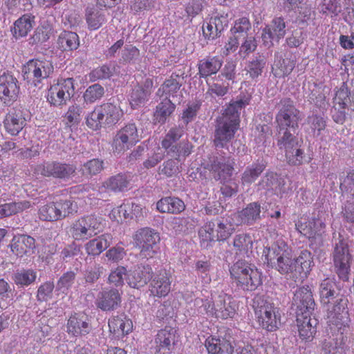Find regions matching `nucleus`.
<instances>
[{
  "mask_svg": "<svg viewBox=\"0 0 354 354\" xmlns=\"http://www.w3.org/2000/svg\"><path fill=\"white\" fill-rule=\"evenodd\" d=\"M254 239L248 234H240L235 236L233 246L236 254L244 255L252 251Z\"/></svg>",
  "mask_w": 354,
  "mask_h": 354,
  "instance_id": "40",
  "label": "nucleus"
},
{
  "mask_svg": "<svg viewBox=\"0 0 354 354\" xmlns=\"http://www.w3.org/2000/svg\"><path fill=\"white\" fill-rule=\"evenodd\" d=\"M260 189L272 191L274 194H279L282 188L278 176L273 172H269L266 174L259 184Z\"/></svg>",
  "mask_w": 354,
  "mask_h": 354,
  "instance_id": "45",
  "label": "nucleus"
},
{
  "mask_svg": "<svg viewBox=\"0 0 354 354\" xmlns=\"http://www.w3.org/2000/svg\"><path fill=\"white\" fill-rule=\"evenodd\" d=\"M40 219L48 221H54L60 219L58 207L55 203H48L42 206L39 210Z\"/></svg>",
  "mask_w": 354,
  "mask_h": 354,
  "instance_id": "53",
  "label": "nucleus"
},
{
  "mask_svg": "<svg viewBox=\"0 0 354 354\" xmlns=\"http://www.w3.org/2000/svg\"><path fill=\"white\" fill-rule=\"evenodd\" d=\"M286 35V24L281 17L274 18L271 24L265 27L262 31L261 37L263 44L270 48L273 45V41H278Z\"/></svg>",
  "mask_w": 354,
  "mask_h": 354,
  "instance_id": "20",
  "label": "nucleus"
},
{
  "mask_svg": "<svg viewBox=\"0 0 354 354\" xmlns=\"http://www.w3.org/2000/svg\"><path fill=\"white\" fill-rule=\"evenodd\" d=\"M247 104L243 100L230 103L217 119L214 140L216 147H224L234 137L239 127L240 111Z\"/></svg>",
  "mask_w": 354,
  "mask_h": 354,
  "instance_id": "3",
  "label": "nucleus"
},
{
  "mask_svg": "<svg viewBox=\"0 0 354 354\" xmlns=\"http://www.w3.org/2000/svg\"><path fill=\"white\" fill-rule=\"evenodd\" d=\"M348 300L337 299L332 308H328V325L331 330H337L335 339L325 340L322 348L324 354H346L350 349H354L353 339L347 336L350 322L347 310Z\"/></svg>",
  "mask_w": 354,
  "mask_h": 354,
  "instance_id": "2",
  "label": "nucleus"
},
{
  "mask_svg": "<svg viewBox=\"0 0 354 354\" xmlns=\"http://www.w3.org/2000/svg\"><path fill=\"white\" fill-rule=\"evenodd\" d=\"M57 44L63 50H73L79 46V37L73 32L64 31L57 39Z\"/></svg>",
  "mask_w": 354,
  "mask_h": 354,
  "instance_id": "43",
  "label": "nucleus"
},
{
  "mask_svg": "<svg viewBox=\"0 0 354 354\" xmlns=\"http://www.w3.org/2000/svg\"><path fill=\"white\" fill-rule=\"evenodd\" d=\"M181 136L182 131L179 128H172L169 131L162 141V147L167 151L168 155L172 156L180 155V146L176 144V142Z\"/></svg>",
  "mask_w": 354,
  "mask_h": 354,
  "instance_id": "35",
  "label": "nucleus"
},
{
  "mask_svg": "<svg viewBox=\"0 0 354 354\" xmlns=\"http://www.w3.org/2000/svg\"><path fill=\"white\" fill-rule=\"evenodd\" d=\"M308 123L310 125L313 136L316 137L322 134V131L325 129L326 126L324 118L317 115L308 117Z\"/></svg>",
  "mask_w": 354,
  "mask_h": 354,
  "instance_id": "60",
  "label": "nucleus"
},
{
  "mask_svg": "<svg viewBox=\"0 0 354 354\" xmlns=\"http://www.w3.org/2000/svg\"><path fill=\"white\" fill-rule=\"evenodd\" d=\"M261 276V272L253 266L250 269L248 274L245 275V281H241L240 288L250 291L256 290L262 283Z\"/></svg>",
  "mask_w": 354,
  "mask_h": 354,
  "instance_id": "39",
  "label": "nucleus"
},
{
  "mask_svg": "<svg viewBox=\"0 0 354 354\" xmlns=\"http://www.w3.org/2000/svg\"><path fill=\"white\" fill-rule=\"evenodd\" d=\"M82 108L80 106L77 104L70 106L64 115L66 124L69 126H72L79 123L82 118Z\"/></svg>",
  "mask_w": 354,
  "mask_h": 354,
  "instance_id": "59",
  "label": "nucleus"
},
{
  "mask_svg": "<svg viewBox=\"0 0 354 354\" xmlns=\"http://www.w3.org/2000/svg\"><path fill=\"white\" fill-rule=\"evenodd\" d=\"M53 71L52 62L46 58L30 59L23 68L24 79L35 86H39L42 81L50 77Z\"/></svg>",
  "mask_w": 354,
  "mask_h": 354,
  "instance_id": "8",
  "label": "nucleus"
},
{
  "mask_svg": "<svg viewBox=\"0 0 354 354\" xmlns=\"http://www.w3.org/2000/svg\"><path fill=\"white\" fill-rule=\"evenodd\" d=\"M19 92L17 80L10 73L3 72L0 75V98L5 104L16 100Z\"/></svg>",
  "mask_w": 354,
  "mask_h": 354,
  "instance_id": "16",
  "label": "nucleus"
},
{
  "mask_svg": "<svg viewBox=\"0 0 354 354\" xmlns=\"http://www.w3.org/2000/svg\"><path fill=\"white\" fill-rule=\"evenodd\" d=\"M261 205L257 202L248 204L241 211L233 214L231 220H234V224L252 225L261 218Z\"/></svg>",
  "mask_w": 354,
  "mask_h": 354,
  "instance_id": "22",
  "label": "nucleus"
},
{
  "mask_svg": "<svg viewBox=\"0 0 354 354\" xmlns=\"http://www.w3.org/2000/svg\"><path fill=\"white\" fill-rule=\"evenodd\" d=\"M324 212L314 213L312 217L302 216L296 223V229L304 236L310 239L315 238L321 234L325 228Z\"/></svg>",
  "mask_w": 354,
  "mask_h": 354,
  "instance_id": "14",
  "label": "nucleus"
},
{
  "mask_svg": "<svg viewBox=\"0 0 354 354\" xmlns=\"http://www.w3.org/2000/svg\"><path fill=\"white\" fill-rule=\"evenodd\" d=\"M235 226L234 220L228 221L227 219H222L217 223L216 238L218 241L226 240L234 231Z\"/></svg>",
  "mask_w": 354,
  "mask_h": 354,
  "instance_id": "51",
  "label": "nucleus"
},
{
  "mask_svg": "<svg viewBox=\"0 0 354 354\" xmlns=\"http://www.w3.org/2000/svg\"><path fill=\"white\" fill-rule=\"evenodd\" d=\"M266 168V165L261 162H255L248 167L243 174L242 183L251 184L259 177Z\"/></svg>",
  "mask_w": 354,
  "mask_h": 354,
  "instance_id": "48",
  "label": "nucleus"
},
{
  "mask_svg": "<svg viewBox=\"0 0 354 354\" xmlns=\"http://www.w3.org/2000/svg\"><path fill=\"white\" fill-rule=\"evenodd\" d=\"M313 313L297 315V325L299 337L306 342H310L317 331V319L312 317Z\"/></svg>",
  "mask_w": 354,
  "mask_h": 354,
  "instance_id": "19",
  "label": "nucleus"
},
{
  "mask_svg": "<svg viewBox=\"0 0 354 354\" xmlns=\"http://www.w3.org/2000/svg\"><path fill=\"white\" fill-rule=\"evenodd\" d=\"M103 228L101 217L88 214L75 220L70 227V233L75 240L84 241L100 233Z\"/></svg>",
  "mask_w": 354,
  "mask_h": 354,
  "instance_id": "6",
  "label": "nucleus"
},
{
  "mask_svg": "<svg viewBox=\"0 0 354 354\" xmlns=\"http://www.w3.org/2000/svg\"><path fill=\"white\" fill-rule=\"evenodd\" d=\"M180 84L175 78H169L165 81L162 85L158 88L156 95L165 98L174 97L180 88Z\"/></svg>",
  "mask_w": 354,
  "mask_h": 354,
  "instance_id": "49",
  "label": "nucleus"
},
{
  "mask_svg": "<svg viewBox=\"0 0 354 354\" xmlns=\"http://www.w3.org/2000/svg\"><path fill=\"white\" fill-rule=\"evenodd\" d=\"M102 115L103 114L100 109V106H95L93 111L86 117V125L93 130L100 129L102 126L104 125Z\"/></svg>",
  "mask_w": 354,
  "mask_h": 354,
  "instance_id": "54",
  "label": "nucleus"
},
{
  "mask_svg": "<svg viewBox=\"0 0 354 354\" xmlns=\"http://www.w3.org/2000/svg\"><path fill=\"white\" fill-rule=\"evenodd\" d=\"M152 270L149 266L138 265L129 270L127 281L130 287L140 288L143 287L152 277Z\"/></svg>",
  "mask_w": 354,
  "mask_h": 354,
  "instance_id": "24",
  "label": "nucleus"
},
{
  "mask_svg": "<svg viewBox=\"0 0 354 354\" xmlns=\"http://www.w3.org/2000/svg\"><path fill=\"white\" fill-rule=\"evenodd\" d=\"M176 109V105L169 98H165L156 108L153 114L155 123L164 124Z\"/></svg>",
  "mask_w": 354,
  "mask_h": 354,
  "instance_id": "37",
  "label": "nucleus"
},
{
  "mask_svg": "<svg viewBox=\"0 0 354 354\" xmlns=\"http://www.w3.org/2000/svg\"><path fill=\"white\" fill-rule=\"evenodd\" d=\"M174 330L165 328L158 331L154 339V349L156 353L170 354L174 343Z\"/></svg>",
  "mask_w": 354,
  "mask_h": 354,
  "instance_id": "26",
  "label": "nucleus"
},
{
  "mask_svg": "<svg viewBox=\"0 0 354 354\" xmlns=\"http://www.w3.org/2000/svg\"><path fill=\"white\" fill-rule=\"evenodd\" d=\"M171 289L169 276L165 270H161L155 275L151 283V293L158 297L168 295Z\"/></svg>",
  "mask_w": 354,
  "mask_h": 354,
  "instance_id": "27",
  "label": "nucleus"
},
{
  "mask_svg": "<svg viewBox=\"0 0 354 354\" xmlns=\"http://www.w3.org/2000/svg\"><path fill=\"white\" fill-rule=\"evenodd\" d=\"M253 266L245 261H238L231 266L230 269L231 277L238 286L240 287L241 281H245V275L248 274L250 269Z\"/></svg>",
  "mask_w": 354,
  "mask_h": 354,
  "instance_id": "41",
  "label": "nucleus"
},
{
  "mask_svg": "<svg viewBox=\"0 0 354 354\" xmlns=\"http://www.w3.org/2000/svg\"><path fill=\"white\" fill-rule=\"evenodd\" d=\"M30 207V203L27 201L12 202L0 205V218L17 214Z\"/></svg>",
  "mask_w": 354,
  "mask_h": 354,
  "instance_id": "46",
  "label": "nucleus"
},
{
  "mask_svg": "<svg viewBox=\"0 0 354 354\" xmlns=\"http://www.w3.org/2000/svg\"><path fill=\"white\" fill-rule=\"evenodd\" d=\"M140 141L138 129L134 124H128L118 131L114 137L113 148L115 152L123 153Z\"/></svg>",
  "mask_w": 354,
  "mask_h": 354,
  "instance_id": "15",
  "label": "nucleus"
},
{
  "mask_svg": "<svg viewBox=\"0 0 354 354\" xmlns=\"http://www.w3.org/2000/svg\"><path fill=\"white\" fill-rule=\"evenodd\" d=\"M263 254L268 266L281 274L289 275L295 281L306 278L314 265L309 251H301L299 257L295 259L292 249L281 239H277L271 247L265 248Z\"/></svg>",
  "mask_w": 354,
  "mask_h": 354,
  "instance_id": "1",
  "label": "nucleus"
},
{
  "mask_svg": "<svg viewBox=\"0 0 354 354\" xmlns=\"http://www.w3.org/2000/svg\"><path fill=\"white\" fill-rule=\"evenodd\" d=\"M35 25V17L25 14L16 20L11 28V32L15 39L24 37L32 30Z\"/></svg>",
  "mask_w": 354,
  "mask_h": 354,
  "instance_id": "28",
  "label": "nucleus"
},
{
  "mask_svg": "<svg viewBox=\"0 0 354 354\" xmlns=\"http://www.w3.org/2000/svg\"><path fill=\"white\" fill-rule=\"evenodd\" d=\"M351 259L348 243L344 239H339L334 248L333 263L336 273L343 281L348 279Z\"/></svg>",
  "mask_w": 354,
  "mask_h": 354,
  "instance_id": "12",
  "label": "nucleus"
},
{
  "mask_svg": "<svg viewBox=\"0 0 354 354\" xmlns=\"http://www.w3.org/2000/svg\"><path fill=\"white\" fill-rule=\"evenodd\" d=\"M147 93H145L142 86H135L130 95L129 102L133 109L144 104L148 100Z\"/></svg>",
  "mask_w": 354,
  "mask_h": 354,
  "instance_id": "55",
  "label": "nucleus"
},
{
  "mask_svg": "<svg viewBox=\"0 0 354 354\" xmlns=\"http://www.w3.org/2000/svg\"><path fill=\"white\" fill-rule=\"evenodd\" d=\"M86 20L90 29L97 30L104 23L105 17L102 12L91 8L86 10Z\"/></svg>",
  "mask_w": 354,
  "mask_h": 354,
  "instance_id": "47",
  "label": "nucleus"
},
{
  "mask_svg": "<svg viewBox=\"0 0 354 354\" xmlns=\"http://www.w3.org/2000/svg\"><path fill=\"white\" fill-rule=\"evenodd\" d=\"M295 67L293 60L290 59L277 58L272 71L275 76L281 77L289 75Z\"/></svg>",
  "mask_w": 354,
  "mask_h": 354,
  "instance_id": "50",
  "label": "nucleus"
},
{
  "mask_svg": "<svg viewBox=\"0 0 354 354\" xmlns=\"http://www.w3.org/2000/svg\"><path fill=\"white\" fill-rule=\"evenodd\" d=\"M113 68L108 65H102L93 69L89 74L91 81L109 78L113 74Z\"/></svg>",
  "mask_w": 354,
  "mask_h": 354,
  "instance_id": "63",
  "label": "nucleus"
},
{
  "mask_svg": "<svg viewBox=\"0 0 354 354\" xmlns=\"http://www.w3.org/2000/svg\"><path fill=\"white\" fill-rule=\"evenodd\" d=\"M214 223L208 222L199 230L198 236L203 245L207 246L208 243L214 240L215 237L214 234Z\"/></svg>",
  "mask_w": 354,
  "mask_h": 354,
  "instance_id": "61",
  "label": "nucleus"
},
{
  "mask_svg": "<svg viewBox=\"0 0 354 354\" xmlns=\"http://www.w3.org/2000/svg\"><path fill=\"white\" fill-rule=\"evenodd\" d=\"M60 219L77 211V205L71 200L59 201L56 202Z\"/></svg>",
  "mask_w": 354,
  "mask_h": 354,
  "instance_id": "64",
  "label": "nucleus"
},
{
  "mask_svg": "<svg viewBox=\"0 0 354 354\" xmlns=\"http://www.w3.org/2000/svg\"><path fill=\"white\" fill-rule=\"evenodd\" d=\"M74 84L72 78L58 80L48 91L47 100L54 106H62L67 104L74 94Z\"/></svg>",
  "mask_w": 354,
  "mask_h": 354,
  "instance_id": "10",
  "label": "nucleus"
},
{
  "mask_svg": "<svg viewBox=\"0 0 354 354\" xmlns=\"http://www.w3.org/2000/svg\"><path fill=\"white\" fill-rule=\"evenodd\" d=\"M156 207L160 212L178 214L183 212L185 206L178 198L165 197L158 201Z\"/></svg>",
  "mask_w": 354,
  "mask_h": 354,
  "instance_id": "36",
  "label": "nucleus"
},
{
  "mask_svg": "<svg viewBox=\"0 0 354 354\" xmlns=\"http://www.w3.org/2000/svg\"><path fill=\"white\" fill-rule=\"evenodd\" d=\"M4 127L11 135L18 134L25 125V119L19 109L10 111L4 120Z\"/></svg>",
  "mask_w": 354,
  "mask_h": 354,
  "instance_id": "31",
  "label": "nucleus"
},
{
  "mask_svg": "<svg viewBox=\"0 0 354 354\" xmlns=\"http://www.w3.org/2000/svg\"><path fill=\"white\" fill-rule=\"evenodd\" d=\"M100 109L103 114L104 126L115 124L123 116V111L120 106L114 103H104L100 106Z\"/></svg>",
  "mask_w": 354,
  "mask_h": 354,
  "instance_id": "30",
  "label": "nucleus"
},
{
  "mask_svg": "<svg viewBox=\"0 0 354 354\" xmlns=\"http://www.w3.org/2000/svg\"><path fill=\"white\" fill-rule=\"evenodd\" d=\"M210 171L213 178L223 182L221 187L222 194L225 197H231L238 191V185L234 180H227L232 174L233 166L230 159L216 158L210 165Z\"/></svg>",
  "mask_w": 354,
  "mask_h": 354,
  "instance_id": "7",
  "label": "nucleus"
},
{
  "mask_svg": "<svg viewBox=\"0 0 354 354\" xmlns=\"http://www.w3.org/2000/svg\"><path fill=\"white\" fill-rule=\"evenodd\" d=\"M131 180V176L126 174H119L113 176L105 181L103 186L108 190L123 192L128 189Z\"/></svg>",
  "mask_w": 354,
  "mask_h": 354,
  "instance_id": "38",
  "label": "nucleus"
},
{
  "mask_svg": "<svg viewBox=\"0 0 354 354\" xmlns=\"http://www.w3.org/2000/svg\"><path fill=\"white\" fill-rule=\"evenodd\" d=\"M278 145L280 149H284L285 156L289 164L299 165L303 163L304 151L300 149L298 139L289 131L283 133L282 137L278 141Z\"/></svg>",
  "mask_w": 354,
  "mask_h": 354,
  "instance_id": "13",
  "label": "nucleus"
},
{
  "mask_svg": "<svg viewBox=\"0 0 354 354\" xmlns=\"http://www.w3.org/2000/svg\"><path fill=\"white\" fill-rule=\"evenodd\" d=\"M75 273L73 271H68L64 273L58 280L56 286V290L63 294H67L69 288L74 283Z\"/></svg>",
  "mask_w": 354,
  "mask_h": 354,
  "instance_id": "58",
  "label": "nucleus"
},
{
  "mask_svg": "<svg viewBox=\"0 0 354 354\" xmlns=\"http://www.w3.org/2000/svg\"><path fill=\"white\" fill-rule=\"evenodd\" d=\"M253 308L259 325L268 331L276 330L281 325L279 310L272 304L256 296L253 299Z\"/></svg>",
  "mask_w": 354,
  "mask_h": 354,
  "instance_id": "5",
  "label": "nucleus"
},
{
  "mask_svg": "<svg viewBox=\"0 0 354 354\" xmlns=\"http://www.w3.org/2000/svg\"><path fill=\"white\" fill-rule=\"evenodd\" d=\"M301 120L299 111L297 110L290 99H283L279 104V112L276 116V121L279 127V133L281 131H288V128L295 129L298 127Z\"/></svg>",
  "mask_w": 354,
  "mask_h": 354,
  "instance_id": "11",
  "label": "nucleus"
},
{
  "mask_svg": "<svg viewBox=\"0 0 354 354\" xmlns=\"http://www.w3.org/2000/svg\"><path fill=\"white\" fill-rule=\"evenodd\" d=\"M111 239L110 234H102L86 243V252L89 255L97 256L108 248L111 243Z\"/></svg>",
  "mask_w": 354,
  "mask_h": 354,
  "instance_id": "34",
  "label": "nucleus"
},
{
  "mask_svg": "<svg viewBox=\"0 0 354 354\" xmlns=\"http://www.w3.org/2000/svg\"><path fill=\"white\" fill-rule=\"evenodd\" d=\"M223 64V61L218 57H208L198 62V75L200 77L207 78L216 74Z\"/></svg>",
  "mask_w": 354,
  "mask_h": 354,
  "instance_id": "32",
  "label": "nucleus"
},
{
  "mask_svg": "<svg viewBox=\"0 0 354 354\" xmlns=\"http://www.w3.org/2000/svg\"><path fill=\"white\" fill-rule=\"evenodd\" d=\"M133 241L135 246L140 250L141 257L149 259L157 252L160 236L156 230L145 227L136 231L133 236Z\"/></svg>",
  "mask_w": 354,
  "mask_h": 354,
  "instance_id": "9",
  "label": "nucleus"
},
{
  "mask_svg": "<svg viewBox=\"0 0 354 354\" xmlns=\"http://www.w3.org/2000/svg\"><path fill=\"white\" fill-rule=\"evenodd\" d=\"M109 327L111 333L119 337L129 333L132 330L133 324L124 314H120L109 319Z\"/></svg>",
  "mask_w": 354,
  "mask_h": 354,
  "instance_id": "29",
  "label": "nucleus"
},
{
  "mask_svg": "<svg viewBox=\"0 0 354 354\" xmlns=\"http://www.w3.org/2000/svg\"><path fill=\"white\" fill-rule=\"evenodd\" d=\"M250 28L251 24L248 18L241 17L235 21L234 26L230 29V32L232 35L241 39L249 35L248 31Z\"/></svg>",
  "mask_w": 354,
  "mask_h": 354,
  "instance_id": "52",
  "label": "nucleus"
},
{
  "mask_svg": "<svg viewBox=\"0 0 354 354\" xmlns=\"http://www.w3.org/2000/svg\"><path fill=\"white\" fill-rule=\"evenodd\" d=\"M37 277V272L33 270H22L15 274V282L21 286H28L32 283Z\"/></svg>",
  "mask_w": 354,
  "mask_h": 354,
  "instance_id": "57",
  "label": "nucleus"
},
{
  "mask_svg": "<svg viewBox=\"0 0 354 354\" xmlns=\"http://www.w3.org/2000/svg\"><path fill=\"white\" fill-rule=\"evenodd\" d=\"M240 41H242V44L240 46L239 53L241 57H245L250 53L254 51L257 48V42L254 37L252 35L241 37Z\"/></svg>",
  "mask_w": 354,
  "mask_h": 354,
  "instance_id": "62",
  "label": "nucleus"
},
{
  "mask_svg": "<svg viewBox=\"0 0 354 354\" xmlns=\"http://www.w3.org/2000/svg\"><path fill=\"white\" fill-rule=\"evenodd\" d=\"M104 88L98 84H95L88 86L84 93L83 97L86 103H93L102 98L104 95Z\"/></svg>",
  "mask_w": 354,
  "mask_h": 354,
  "instance_id": "56",
  "label": "nucleus"
},
{
  "mask_svg": "<svg viewBox=\"0 0 354 354\" xmlns=\"http://www.w3.org/2000/svg\"><path fill=\"white\" fill-rule=\"evenodd\" d=\"M292 305L297 308V315L313 313L315 303L308 286L299 288L295 291L292 298Z\"/></svg>",
  "mask_w": 354,
  "mask_h": 354,
  "instance_id": "18",
  "label": "nucleus"
},
{
  "mask_svg": "<svg viewBox=\"0 0 354 354\" xmlns=\"http://www.w3.org/2000/svg\"><path fill=\"white\" fill-rule=\"evenodd\" d=\"M121 297L115 289L104 290L99 292L95 300V305L103 311L116 309L120 304Z\"/></svg>",
  "mask_w": 354,
  "mask_h": 354,
  "instance_id": "25",
  "label": "nucleus"
},
{
  "mask_svg": "<svg viewBox=\"0 0 354 354\" xmlns=\"http://www.w3.org/2000/svg\"><path fill=\"white\" fill-rule=\"evenodd\" d=\"M319 295L321 303L328 305L330 300L335 298L337 292L335 289V283L330 279H325L320 284Z\"/></svg>",
  "mask_w": 354,
  "mask_h": 354,
  "instance_id": "42",
  "label": "nucleus"
},
{
  "mask_svg": "<svg viewBox=\"0 0 354 354\" xmlns=\"http://www.w3.org/2000/svg\"><path fill=\"white\" fill-rule=\"evenodd\" d=\"M212 301L196 299L194 305L199 313H205L217 319L233 318L236 313V305L232 297L222 292L218 295H212Z\"/></svg>",
  "mask_w": 354,
  "mask_h": 354,
  "instance_id": "4",
  "label": "nucleus"
},
{
  "mask_svg": "<svg viewBox=\"0 0 354 354\" xmlns=\"http://www.w3.org/2000/svg\"><path fill=\"white\" fill-rule=\"evenodd\" d=\"M66 328L69 335L78 337L88 334L91 326L88 316L85 313H74L69 317Z\"/></svg>",
  "mask_w": 354,
  "mask_h": 354,
  "instance_id": "21",
  "label": "nucleus"
},
{
  "mask_svg": "<svg viewBox=\"0 0 354 354\" xmlns=\"http://www.w3.org/2000/svg\"><path fill=\"white\" fill-rule=\"evenodd\" d=\"M10 247L14 254L21 257L34 253L35 241L34 238L28 235H16L12 238Z\"/></svg>",
  "mask_w": 354,
  "mask_h": 354,
  "instance_id": "23",
  "label": "nucleus"
},
{
  "mask_svg": "<svg viewBox=\"0 0 354 354\" xmlns=\"http://www.w3.org/2000/svg\"><path fill=\"white\" fill-rule=\"evenodd\" d=\"M37 170L44 176L63 179L69 178L75 172L72 165L55 161L44 162Z\"/></svg>",
  "mask_w": 354,
  "mask_h": 354,
  "instance_id": "17",
  "label": "nucleus"
},
{
  "mask_svg": "<svg viewBox=\"0 0 354 354\" xmlns=\"http://www.w3.org/2000/svg\"><path fill=\"white\" fill-rule=\"evenodd\" d=\"M205 346L209 354H232L233 347L230 342L224 338L208 337Z\"/></svg>",
  "mask_w": 354,
  "mask_h": 354,
  "instance_id": "33",
  "label": "nucleus"
},
{
  "mask_svg": "<svg viewBox=\"0 0 354 354\" xmlns=\"http://www.w3.org/2000/svg\"><path fill=\"white\" fill-rule=\"evenodd\" d=\"M340 189L347 202L354 203V170H351L342 180Z\"/></svg>",
  "mask_w": 354,
  "mask_h": 354,
  "instance_id": "44",
  "label": "nucleus"
}]
</instances>
